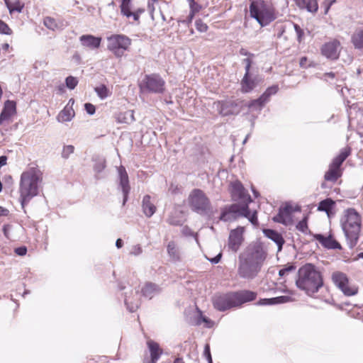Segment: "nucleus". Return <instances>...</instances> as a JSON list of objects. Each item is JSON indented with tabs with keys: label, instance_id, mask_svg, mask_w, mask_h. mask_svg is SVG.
Masks as SVG:
<instances>
[{
	"label": "nucleus",
	"instance_id": "1",
	"mask_svg": "<svg viewBox=\"0 0 363 363\" xmlns=\"http://www.w3.org/2000/svg\"><path fill=\"white\" fill-rule=\"evenodd\" d=\"M297 277L296 286L308 296H313L323 286L322 273L311 263L301 267L298 270Z\"/></svg>",
	"mask_w": 363,
	"mask_h": 363
},
{
	"label": "nucleus",
	"instance_id": "2",
	"mask_svg": "<svg viewBox=\"0 0 363 363\" xmlns=\"http://www.w3.org/2000/svg\"><path fill=\"white\" fill-rule=\"evenodd\" d=\"M42 172L38 168L32 167L23 172L20 181V202L23 208L38 194V184L42 181Z\"/></svg>",
	"mask_w": 363,
	"mask_h": 363
},
{
	"label": "nucleus",
	"instance_id": "3",
	"mask_svg": "<svg viewBox=\"0 0 363 363\" xmlns=\"http://www.w3.org/2000/svg\"><path fill=\"white\" fill-rule=\"evenodd\" d=\"M256 297L257 293L249 290H242L216 294L212 298V302L216 310L225 311L232 308L239 307L245 303L254 301Z\"/></svg>",
	"mask_w": 363,
	"mask_h": 363
},
{
	"label": "nucleus",
	"instance_id": "4",
	"mask_svg": "<svg viewBox=\"0 0 363 363\" xmlns=\"http://www.w3.org/2000/svg\"><path fill=\"white\" fill-rule=\"evenodd\" d=\"M342 228L350 248H353L357 243L361 230L362 219L359 213L353 208L345 211L341 220Z\"/></svg>",
	"mask_w": 363,
	"mask_h": 363
},
{
	"label": "nucleus",
	"instance_id": "5",
	"mask_svg": "<svg viewBox=\"0 0 363 363\" xmlns=\"http://www.w3.org/2000/svg\"><path fill=\"white\" fill-rule=\"evenodd\" d=\"M249 9L250 16L255 18L262 27L269 25L277 18L273 6L264 0L252 1Z\"/></svg>",
	"mask_w": 363,
	"mask_h": 363
},
{
	"label": "nucleus",
	"instance_id": "6",
	"mask_svg": "<svg viewBox=\"0 0 363 363\" xmlns=\"http://www.w3.org/2000/svg\"><path fill=\"white\" fill-rule=\"evenodd\" d=\"M189 202L191 209L201 216H208L213 211L209 199L199 189H195L191 192Z\"/></svg>",
	"mask_w": 363,
	"mask_h": 363
},
{
	"label": "nucleus",
	"instance_id": "7",
	"mask_svg": "<svg viewBox=\"0 0 363 363\" xmlns=\"http://www.w3.org/2000/svg\"><path fill=\"white\" fill-rule=\"evenodd\" d=\"M266 257L267 253L263 250L262 245L258 243H254L250 244L244 252L239 255V259H242L247 262L262 267Z\"/></svg>",
	"mask_w": 363,
	"mask_h": 363
},
{
	"label": "nucleus",
	"instance_id": "8",
	"mask_svg": "<svg viewBox=\"0 0 363 363\" xmlns=\"http://www.w3.org/2000/svg\"><path fill=\"white\" fill-rule=\"evenodd\" d=\"M247 204L236 203L223 208L219 220L224 222H232L240 217L247 216Z\"/></svg>",
	"mask_w": 363,
	"mask_h": 363
},
{
	"label": "nucleus",
	"instance_id": "9",
	"mask_svg": "<svg viewBox=\"0 0 363 363\" xmlns=\"http://www.w3.org/2000/svg\"><path fill=\"white\" fill-rule=\"evenodd\" d=\"M164 80L157 74L145 75L141 85L142 89L155 94H162L164 91Z\"/></svg>",
	"mask_w": 363,
	"mask_h": 363
},
{
	"label": "nucleus",
	"instance_id": "10",
	"mask_svg": "<svg viewBox=\"0 0 363 363\" xmlns=\"http://www.w3.org/2000/svg\"><path fill=\"white\" fill-rule=\"evenodd\" d=\"M332 280L335 285L347 296H354L358 292L357 288L354 286L351 287L348 285L347 277L342 272H335L333 273Z\"/></svg>",
	"mask_w": 363,
	"mask_h": 363
},
{
	"label": "nucleus",
	"instance_id": "11",
	"mask_svg": "<svg viewBox=\"0 0 363 363\" xmlns=\"http://www.w3.org/2000/svg\"><path fill=\"white\" fill-rule=\"evenodd\" d=\"M230 187L231 198L234 201L246 204L252 202L251 196L240 181L231 182Z\"/></svg>",
	"mask_w": 363,
	"mask_h": 363
},
{
	"label": "nucleus",
	"instance_id": "12",
	"mask_svg": "<svg viewBox=\"0 0 363 363\" xmlns=\"http://www.w3.org/2000/svg\"><path fill=\"white\" fill-rule=\"evenodd\" d=\"M261 268L254 264L239 259L238 274L240 278L251 280L257 276Z\"/></svg>",
	"mask_w": 363,
	"mask_h": 363
},
{
	"label": "nucleus",
	"instance_id": "13",
	"mask_svg": "<svg viewBox=\"0 0 363 363\" xmlns=\"http://www.w3.org/2000/svg\"><path fill=\"white\" fill-rule=\"evenodd\" d=\"M340 49V41L335 39L323 45L321 53L328 59L337 60L339 57Z\"/></svg>",
	"mask_w": 363,
	"mask_h": 363
},
{
	"label": "nucleus",
	"instance_id": "14",
	"mask_svg": "<svg viewBox=\"0 0 363 363\" xmlns=\"http://www.w3.org/2000/svg\"><path fill=\"white\" fill-rule=\"evenodd\" d=\"M218 104L219 113L224 116L238 114L242 108L241 101H225Z\"/></svg>",
	"mask_w": 363,
	"mask_h": 363
},
{
	"label": "nucleus",
	"instance_id": "15",
	"mask_svg": "<svg viewBox=\"0 0 363 363\" xmlns=\"http://www.w3.org/2000/svg\"><path fill=\"white\" fill-rule=\"evenodd\" d=\"M244 228L238 227L236 229L232 230L230 233L228 238V247L233 252H236L241 246L243 238Z\"/></svg>",
	"mask_w": 363,
	"mask_h": 363
},
{
	"label": "nucleus",
	"instance_id": "16",
	"mask_svg": "<svg viewBox=\"0 0 363 363\" xmlns=\"http://www.w3.org/2000/svg\"><path fill=\"white\" fill-rule=\"evenodd\" d=\"M108 48H122L128 50L131 44V40L124 35H113L108 38Z\"/></svg>",
	"mask_w": 363,
	"mask_h": 363
},
{
	"label": "nucleus",
	"instance_id": "17",
	"mask_svg": "<svg viewBox=\"0 0 363 363\" xmlns=\"http://www.w3.org/2000/svg\"><path fill=\"white\" fill-rule=\"evenodd\" d=\"M118 174L119 179V185L121 187L123 194V205H125L128 201V194L130 190L129 185V179L125 168L123 166H120L118 168Z\"/></svg>",
	"mask_w": 363,
	"mask_h": 363
},
{
	"label": "nucleus",
	"instance_id": "18",
	"mask_svg": "<svg viewBox=\"0 0 363 363\" xmlns=\"http://www.w3.org/2000/svg\"><path fill=\"white\" fill-rule=\"evenodd\" d=\"M293 206L289 203H286L284 207L279 208V213L274 216L272 220L274 222L288 225L291 221V215L294 211Z\"/></svg>",
	"mask_w": 363,
	"mask_h": 363
},
{
	"label": "nucleus",
	"instance_id": "19",
	"mask_svg": "<svg viewBox=\"0 0 363 363\" xmlns=\"http://www.w3.org/2000/svg\"><path fill=\"white\" fill-rule=\"evenodd\" d=\"M313 238L318 240L321 245L328 250H341V245L335 240L331 235L328 237L322 234H313Z\"/></svg>",
	"mask_w": 363,
	"mask_h": 363
},
{
	"label": "nucleus",
	"instance_id": "20",
	"mask_svg": "<svg viewBox=\"0 0 363 363\" xmlns=\"http://www.w3.org/2000/svg\"><path fill=\"white\" fill-rule=\"evenodd\" d=\"M79 41L83 47L94 50L100 47L101 38L92 35H82L79 37Z\"/></svg>",
	"mask_w": 363,
	"mask_h": 363
},
{
	"label": "nucleus",
	"instance_id": "21",
	"mask_svg": "<svg viewBox=\"0 0 363 363\" xmlns=\"http://www.w3.org/2000/svg\"><path fill=\"white\" fill-rule=\"evenodd\" d=\"M263 234L267 238L272 240L277 244V248H278V252L281 251L283 245L285 242V240L281 233H278L275 230L267 228V229L263 230Z\"/></svg>",
	"mask_w": 363,
	"mask_h": 363
},
{
	"label": "nucleus",
	"instance_id": "22",
	"mask_svg": "<svg viewBox=\"0 0 363 363\" xmlns=\"http://www.w3.org/2000/svg\"><path fill=\"white\" fill-rule=\"evenodd\" d=\"M151 357V363H156L162 354V350L160 348L159 344L152 340L147 342Z\"/></svg>",
	"mask_w": 363,
	"mask_h": 363
},
{
	"label": "nucleus",
	"instance_id": "23",
	"mask_svg": "<svg viewBox=\"0 0 363 363\" xmlns=\"http://www.w3.org/2000/svg\"><path fill=\"white\" fill-rule=\"evenodd\" d=\"M351 154V147H346L340 150V154L335 157L332 162L330 164L332 166L341 169V166L344 161L349 157Z\"/></svg>",
	"mask_w": 363,
	"mask_h": 363
},
{
	"label": "nucleus",
	"instance_id": "24",
	"mask_svg": "<svg viewBox=\"0 0 363 363\" xmlns=\"http://www.w3.org/2000/svg\"><path fill=\"white\" fill-rule=\"evenodd\" d=\"M142 207L144 214L148 218L151 217L156 211V206L152 202H151V197L150 195H145L143 197Z\"/></svg>",
	"mask_w": 363,
	"mask_h": 363
},
{
	"label": "nucleus",
	"instance_id": "25",
	"mask_svg": "<svg viewBox=\"0 0 363 363\" xmlns=\"http://www.w3.org/2000/svg\"><path fill=\"white\" fill-rule=\"evenodd\" d=\"M16 104L13 101L7 100L4 103V107L0 114L3 121L8 120L13 114L16 113Z\"/></svg>",
	"mask_w": 363,
	"mask_h": 363
},
{
	"label": "nucleus",
	"instance_id": "26",
	"mask_svg": "<svg viewBox=\"0 0 363 363\" xmlns=\"http://www.w3.org/2000/svg\"><path fill=\"white\" fill-rule=\"evenodd\" d=\"M296 5L301 9H306L311 13H316L318 9L317 0H297Z\"/></svg>",
	"mask_w": 363,
	"mask_h": 363
},
{
	"label": "nucleus",
	"instance_id": "27",
	"mask_svg": "<svg viewBox=\"0 0 363 363\" xmlns=\"http://www.w3.org/2000/svg\"><path fill=\"white\" fill-rule=\"evenodd\" d=\"M342 174L341 169L336 168L330 164L328 170L325 173L324 179L325 182L335 183L342 176Z\"/></svg>",
	"mask_w": 363,
	"mask_h": 363
},
{
	"label": "nucleus",
	"instance_id": "28",
	"mask_svg": "<svg viewBox=\"0 0 363 363\" xmlns=\"http://www.w3.org/2000/svg\"><path fill=\"white\" fill-rule=\"evenodd\" d=\"M140 295L138 291L135 292L134 297L131 298L130 296H125L124 302L130 312L135 311L140 306Z\"/></svg>",
	"mask_w": 363,
	"mask_h": 363
},
{
	"label": "nucleus",
	"instance_id": "29",
	"mask_svg": "<svg viewBox=\"0 0 363 363\" xmlns=\"http://www.w3.org/2000/svg\"><path fill=\"white\" fill-rule=\"evenodd\" d=\"M241 90L243 93L250 92L257 84L256 78L252 79L250 75H244L241 80Z\"/></svg>",
	"mask_w": 363,
	"mask_h": 363
},
{
	"label": "nucleus",
	"instance_id": "30",
	"mask_svg": "<svg viewBox=\"0 0 363 363\" xmlns=\"http://www.w3.org/2000/svg\"><path fill=\"white\" fill-rule=\"evenodd\" d=\"M351 42L355 49L363 50V28L354 31L352 35Z\"/></svg>",
	"mask_w": 363,
	"mask_h": 363
},
{
	"label": "nucleus",
	"instance_id": "31",
	"mask_svg": "<svg viewBox=\"0 0 363 363\" xmlns=\"http://www.w3.org/2000/svg\"><path fill=\"white\" fill-rule=\"evenodd\" d=\"M116 120L119 123L130 124L135 121L134 112L132 110H128L125 112L119 113L116 116Z\"/></svg>",
	"mask_w": 363,
	"mask_h": 363
},
{
	"label": "nucleus",
	"instance_id": "32",
	"mask_svg": "<svg viewBox=\"0 0 363 363\" xmlns=\"http://www.w3.org/2000/svg\"><path fill=\"white\" fill-rule=\"evenodd\" d=\"M167 250L171 259L174 262L180 260V253L179 248L174 241H170L167 247Z\"/></svg>",
	"mask_w": 363,
	"mask_h": 363
},
{
	"label": "nucleus",
	"instance_id": "33",
	"mask_svg": "<svg viewBox=\"0 0 363 363\" xmlns=\"http://www.w3.org/2000/svg\"><path fill=\"white\" fill-rule=\"evenodd\" d=\"M4 2L11 13L14 11L21 13L24 7V4L19 0H4Z\"/></svg>",
	"mask_w": 363,
	"mask_h": 363
},
{
	"label": "nucleus",
	"instance_id": "34",
	"mask_svg": "<svg viewBox=\"0 0 363 363\" xmlns=\"http://www.w3.org/2000/svg\"><path fill=\"white\" fill-rule=\"evenodd\" d=\"M160 291L159 286L153 283L149 282L142 289V293L144 296L149 297L151 298L155 294Z\"/></svg>",
	"mask_w": 363,
	"mask_h": 363
},
{
	"label": "nucleus",
	"instance_id": "35",
	"mask_svg": "<svg viewBox=\"0 0 363 363\" xmlns=\"http://www.w3.org/2000/svg\"><path fill=\"white\" fill-rule=\"evenodd\" d=\"M335 206V202L332 199H326L318 203V210L324 211L328 214L332 211Z\"/></svg>",
	"mask_w": 363,
	"mask_h": 363
},
{
	"label": "nucleus",
	"instance_id": "36",
	"mask_svg": "<svg viewBox=\"0 0 363 363\" xmlns=\"http://www.w3.org/2000/svg\"><path fill=\"white\" fill-rule=\"evenodd\" d=\"M267 101L261 95L258 99L251 101L247 106L250 110H261Z\"/></svg>",
	"mask_w": 363,
	"mask_h": 363
},
{
	"label": "nucleus",
	"instance_id": "37",
	"mask_svg": "<svg viewBox=\"0 0 363 363\" xmlns=\"http://www.w3.org/2000/svg\"><path fill=\"white\" fill-rule=\"evenodd\" d=\"M74 116V111L72 108L67 106L60 113L59 118H61L62 121H69Z\"/></svg>",
	"mask_w": 363,
	"mask_h": 363
},
{
	"label": "nucleus",
	"instance_id": "38",
	"mask_svg": "<svg viewBox=\"0 0 363 363\" xmlns=\"http://www.w3.org/2000/svg\"><path fill=\"white\" fill-rule=\"evenodd\" d=\"M106 168V160L103 157H98L95 160L94 169L96 173H101Z\"/></svg>",
	"mask_w": 363,
	"mask_h": 363
},
{
	"label": "nucleus",
	"instance_id": "39",
	"mask_svg": "<svg viewBox=\"0 0 363 363\" xmlns=\"http://www.w3.org/2000/svg\"><path fill=\"white\" fill-rule=\"evenodd\" d=\"M296 268V267L294 263H289L279 271V277L286 276L289 272L295 271Z\"/></svg>",
	"mask_w": 363,
	"mask_h": 363
},
{
	"label": "nucleus",
	"instance_id": "40",
	"mask_svg": "<svg viewBox=\"0 0 363 363\" xmlns=\"http://www.w3.org/2000/svg\"><path fill=\"white\" fill-rule=\"evenodd\" d=\"M296 228L305 234H311V232L308 230L306 217L303 218L301 221L298 223L296 225Z\"/></svg>",
	"mask_w": 363,
	"mask_h": 363
},
{
	"label": "nucleus",
	"instance_id": "41",
	"mask_svg": "<svg viewBox=\"0 0 363 363\" xmlns=\"http://www.w3.org/2000/svg\"><path fill=\"white\" fill-rule=\"evenodd\" d=\"M43 23L46 28H48L50 30H55L57 28V24L55 21V20L52 18L47 16L44 18Z\"/></svg>",
	"mask_w": 363,
	"mask_h": 363
},
{
	"label": "nucleus",
	"instance_id": "42",
	"mask_svg": "<svg viewBox=\"0 0 363 363\" xmlns=\"http://www.w3.org/2000/svg\"><path fill=\"white\" fill-rule=\"evenodd\" d=\"M247 216H244V217L247 218L252 225H257L258 220H257V211H255L251 213L250 208H249V203H247Z\"/></svg>",
	"mask_w": 363,
	"mask_h": 363
},
{
	"label": "nucleus",
	"instance_id": "43",
	"mask_svg": "<svg viewBox=\"0 0 363 363\" xmlns=\"http://www.w3.org/2000/svg\"><path fill=\"white\" fill-rule=\"evenodd\" d=\"M189 1V8H190V12L189 13L192 14L193 16H195V14L200 11L201 9V6L196 1L194 0H187Z\"/></svg>",
	"mask_w": 363,
	"mask_h": 363
},
{
	"label": "nucleus",
	"instance_id": "44",
	"mask_svg": "<svg viewBox=\"0 0 363 363\" xmlns=\"http://www.w3.org/2000/svg\"><path fill=\"white\" fill-rule=\"evenodd\" d=\"M278 91V86L273 85L267 89V90L262 94V98H264L267 101H269V97L275 94Z\"/></svg>",
	"mask_w": 363,
	"mask_h": 363
},
{
	"label": "nucleus",
	"instance_id": "45",
	"mask_svg": "<svg viewBox=\"0 0 363 363\" xmlns=\"http://www.w3.org/2000/svg\"><path fill=\"white\" fill-rule=\"evenodd\" d=\"M97 95L101 99H104L108 96V90L105 85H101L100 86H97L94 89Z\"/></svg>",
	"mask_w": 363,
	"mask_h": 363
},
{
	"label": "nucleus",
	"instance_id": "46",
	"mask_svg": "<svg viewBox=\"0 0 363 363\" xmlns=\"http://www.w3.org/2000/svg\"><path fill=\"white\" fill-rule=\"evenodd\" d=\"M65 84L67 88L74 89L77 86L78 80L74 77L69 76L65 79Z\"/></svg>",
	"mask_w": 363,
	"mask_h": 363
},
{
	"label": "nucleus",
	"instance_id": "47",
	"mask_svg": "<svg viewBox=\"0 0 363 363\" xmlns=\"http://www.w3.org/2000/svg\"><path fill=\"white\" fill-rule=\"evenodd\" d=\"M74 147L72 145H65L62 152V157L68 159L69 155L74 152Z\"/></svg>",
	"mask_w": 363,
	"mask_h": 363
},
{
	"label": "nucleus",
	"instance_id": "48",
	"mask_svg": "<svg viewBox=\"0 0 363 363\" xmlns=\"http://www.w3.org/2000/svg\"><path fill=\"white\" fill-rule=\"evenodd\" d=\"M258 304L261 306L276 305L279 304L277 297L270 298H262L258 301Z\"/></svg>",
	"mask_w": 363,
	"mask_h": 363
},
{
	"label": "nucleus",
	"instance_id": "49",
	"mask_svg": "<svg viewBox=\"0 0 363 363\" xmlns=\"http://www.w3.org/2000/svg\"><path fill=\"white\" fill-rule=\"evenodd\" d=\"M0 33L4 35H11L12 33V30L9 28V26L3 21L0 19Z\"/></svg>",
	"mask_w": 363,
	"mask_h": 363
},
{
	"label": "nucleus",
	"instance_id": "50",
	"mask_svg": "<svg viewBox=\"0 0 363 363\" xmlns=\"http://www.w3.org/2000/svg\"><path fill=\"white\" fill-rule=\"evenodd\" d=\"M294 28L296 33L297 40L301 43L303 40L304 32L303 30L296 23H294Z\"/></svg>",
	"mask_w": 363,
	"mask_h": 363
},
{
	"label": "nucleus",
	"instance_id": "51",
	"mask_svg": "<svg viewBox=\"0 0 363 363\" xmlns=\"http://www.w3.org/2000/svg\"><path fill=\"white\" fill-rule=\"evenodd\" d=\"M196 29L200 32H206L208 30V26L201 19H198L195 22Z\"/></svg>",
	"mask_w": 363,
	"mask_h": 363
},
{
	"label": "nucleus",
	"instance_id": "52",
	"mask_svg": "<svg viewBox=\"0 0 363 363\" xmlns=\"http://www.w3.org/2000/svg\"><path fill=\"white\" fill-rule=\"evenodd\" d=\"M203 355L206 357V358L208 361V363H213L212 357H211V350H210V346L208 344H206L204 347Z\"/></svg>",
	"mask_w": 363,
	"mask_h": 363
},
{
	"label": "nucleus",
	"instance_id": "53",
	"mask_svg": "<svg viewBox=\"0 0 363 363\" xmlns=\"http://www.w3.org/2000/svg\"><path fill=\"white\" fill-rule=\"evenodd\" d=\"M120 8H121V12L123 16H125L128 18L131 16V14H130L131 11H130V6L121 5Z\"/></svg>",
	"mask_w": 363,
	"mask_h": 363
},
{
	"label": "nucleus",
	"instance_id": "54",
	"mask_svg": "<svg viewBox=\"0 0 363 363\" xmlns=\"http://www.w3.org/2000/svg\"><path fill=\"white\" fill-rule=\"evenodd\" d=\"M84 108L86 113L89 115H94L95 113L96 108L92 104L86 103L84 104Z\"/></svg>",
	"mask_w": 363,
	"mask_h": 363
},
{
	"label": "nucleus",
	"instance_id": "55",
	"mask_svg": "<svg viewBox=\"0 0 363 363\" xmlns=\"http://www.w3.org/2000/svg\"><path fill=\"white\" fill-rule=\"evenodd\" d=\"M14 252L19 256H23L27 253V248L25 246L18 247L15 249Z\"/></svg>",
	"mask_w": 363,
	"mask_h": 363
},
{
	"label": "nucleus",
	"instance_id": "56",
	"mask_svg": "<svg viewBox=\"0 0 363 363\" xmlns=\"http://www.w3.org/2000/svg\"><path fill=\"white\" fill-rule=\"evenodd\" d=\"M279 304L287 303L291 301V297L289 296H280L277 297Z\"/></svg>",
	"mask_w": 363,
	"mask_h": 363
},
{
	"label": "nucleus",
	"instance_id": "57",
	"mask_svg": "<svg viewBox=\"0 0 363 363\" xmlns=\"http://www.w3.org/2000/svg\"><path fill=\"white\" fill-rule=\"evenodd\" d=\"M168 223L170 225H175V226H178V225H182V220H180L179 219H176L174 217L169 218H168Z\"/></svg>",
	"mask_w": 363,
	"mask_h": 363
},
{
	"label": "nucleus",
	"instance_id": "58",
	"mask_svg": "<svg viewBox=\"0 0 363 363\" xmlns=\"http://www.w3.org/2000/svg\"><path fill=\"white\" fill-rule=\"evenodd\" d=\"M194 16H193L192 14L189 13V16L186 17V19H184V20H179L178 22L179 23H182L183 24H185L186 26H189V24L191 23L192 21H193V18H194Z\"/></svg>",
	"mask_w": 363,
	"mask_h": 363
},
{
	"label": "nucleus",
	"instance_id": "59",
	"mask_svg": "<svg viewBox=\"0 0 363 363\" xmlns=\"http://www.w3.org/2000/svg\"><path fill=\"white\" fill-rule=\"evenodd\" d=\"M109 50L112 51L113 52V54L118 57H121L122 55H123L124 54V50L122 48H116V49H113V48H108Z\"/></svg>",
	"mask_w": 363,
	"mask_h": 363
},
{
	"label": "nucleus",
	"instance_id": "60",
	"mask_svg": "<svg viewBox=\"0 0 363 363\" xmlns=\"http://www.w3.org/2000/svg\"><path fill=\"white\" fill-rule=\"evenodd\" d=\"M239 53L240 55L247 56V57H255V54L248 52L246 49L242 48L239 50Z\"/></svg>",
	"mask_w": 363,
	"mask_h": 363
},
{
	"label": "nucleus",
	"instance_id": "61",
	"mask_svg": "<svg viewBox=\"0 0 363 363\" xmlns=\"http://www.w3.org/2000/svg\"><path fill=\"white\" fill-rule=\"evenodd\" d=\"M222 257V253L220 252L218 253L216 257H213V258H211V259H208L212 264H218L220 261V259Z\"/></svg>",
	"mask_w": 363,
	"mask_h": 363
},
{
	"label": "nucleus",
	"instance_id": "62",
	"mask_svg": "<svg viewBox=\"0 0 363 363\" xmlns=\"http://www.w3.org/2000/svg\"><path fill=\"white\" fill-rule=\"evenodd\" d=\"M252 58L253 57H248L247 58L243 59L242 62L245 65H252L253 63Z\"/></svg>",
	"mask_w": 363,
	"mask_h": 363
},
{
	"label": "nucleus",
	"instance_id": "63",
	"mask_svg": "<svg viewBox=\"0 0 363 363\" xmlns=\"http://www.w3.org/2000/svg\"><path fill=\"white\" fill-rule=\"evenodd\" d=\"M9 211L7 208L0 206V216H6Z\"/></svg>",
	"mask_w": 363,
	"mask_h": 363
},
{
	"label": "nucleus",
	"instance_id": "64",
	"mask_svg": "<svg viewBox=\"0 0 363 363\" xmlns=\"http://www.w3.org/2000/svg\"><path fill=\"white\" fill-rule=\"evenodd\" d=\"M7 157L5 155L0 156V167H2L6 164Z\"/></svg>",
	"mask_w": 363,
	"mask_h": 363
}]
</instances>
